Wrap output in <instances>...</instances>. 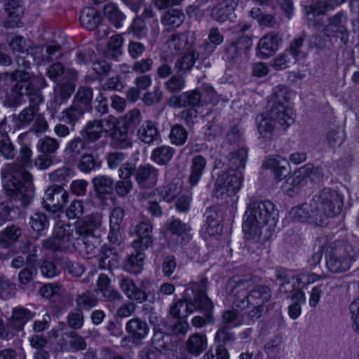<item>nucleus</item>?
I'll use <instances>...</instances> for the list:
<instances>
[{"instance_id":"obj_1","label":"nucleus","mask_w":359,"mask_h":359,"mask_svg":"<svg viewBox=\"0 0 359 359\" xmlns=\"http://www.w3.org/2000/svg\"><path fill=\"white\" fill-rule=\"evenodd\" d=\"M32 154L28 146H22L18 156L21 166L15 163H7L1 172L3 187L7 194L21 201L24 207L32 203L34 196L32 175L22 168L31 165Z\"/></svg>"},{"instance_id":"obj_2","label":"nucleus","mask_w":359,"mask_h":359,"mask_svg":"<svg viewBox=\"0 0 359 359\" xmlns=\"http://www.w3.org/2000/svg\"><path fill=\"white\" fill-rule=\"evenodd\" d=\"M278 220V211L269 201H251L245 213L243 230L246 238L257 241L259 240L262 229L268 226V229H273Z\"/></svg>"},{"instance_id":"obj_3","label":"nucleus","mask_w":359,"mask_h":359,"mask_svg":"<svg viewBox=\"0 0 359 359\" xmlns=\"http://www.w3.org/2000/svg\"><path fill=\"white\" fill-rule=\"evenodd\" d=\"M229 168L226 172L218 174L212 190L213 196L223 198L225 195H235L241 189L243 182L242 169L245 168L248 158V150L241 148L228 155Z\"/></svg>"},{"instance_id":"obj_4","label":"nucleus","mask_w":359,"mask_h":359,"mask_svg":"<svg viewBox=\"0 0 359 359\" xmlns=\"http://www.w3.org/2000/svg\"><path fill=\"white\" fill-rule=\"evenodd\" d=\"M22 76L17 80H13L15 83L11 88V94L6 100L7 106L16 109L26 102V97L29 99L30 104L39 105L43 102L44 98L41 90L47 86L45 78L36 76L31 80V74L21 70Z\"/></svg>"},{"instance_id":"obj_5","label":"nucleus","mask_w":359,"mask_h":359,"mask_svg":"<svg viewBox=\"0 0 359 359\" xmlns=\"http://www.w3.org/2000/svg\"><path fill=\"white\" fill-rule=\"evenodd\" d=\"M326 266L333 273H344L350 269L359 256V248L355 243L343 240L330 243L325 252Z\"/></svg>"},{"instance_id":"obj_6","label":"nucleus","mask_w":359,"mask_h":359,"mask_svg":"<svg viewBox=\"0 0 359 359\" xmlns=\"http://www.w3.org/2000/svg\"><path fill=\"white\" fill-rule=\"evenodd\" d=\"M208 280L202 278L199 282L191 283L185 290L184 299L174 302L169 309V314L174 318L186 319L195 311V300L202 299L208 290Z\"/></svg>"},{"instance_id":"obj_7","label":"nucleus","mask_w":359,"mask_h":359,"mask_svg":"<svg viewBox=\"0 0 359 359\" xmlns=\"http://www.w3.org/2000/svg\"><path fill=\"white\" fill-rule=\"evenodd\" d=\"M248 282L239 280L233 286L232 292L234 294L233 305L235 307L244 309L250 305H259L268 308L266 305L271 297V289L266 285H257L250 292L246 291Z\"/></svg>"},{"instance_id":"obj_8","label":"nucleus","mask_w":359,"mask_h":359,"mask_svg":"<svg viewBox=\"0 0 359 359\" xmlns=\"http://www.w3.org/2000/svg\"><path fill=\"white\" fill-rule=\"evenodd\" d=\"M313 200L324 224L327 218L339 215L344 205L342 196L337 191L329 188L320 191L313 197Z\"/></svg>"},{"instance_id":"obj_9","label":"nucleus","mask_w":359,"mask_h":359,"mask_svg":"<svg viewBox=\"0 0 359 359\" xmlns=\"http://www.w3.org/2000/svg\"><path fill=\"white\" fill-rule=\"evenodd\" d=\"M126 174L134 177L140 189H150L156 185L158 170L151 164H142L136 167L133 163L126 164Z\"/></svg>"},{"instance_id":"obj_10","label":"nucleus","mask_w":359,"mask_h":359,"mask_svg":"<svg viewBox=\"0 0 359 359\" xmlns=\"http://www.w3.org/2000/svg\"><path fill=\"white\" fill-rule=\"evenodd\" d=\"M68 194L61 186L48 187L43 197V206L53 213L60 212L67 201Z\"/></svg>"},{"instance_id":"obj_11","label":"nucleus","mask_w":359,"mask_h":359,"mask_svg":"<svg viewBox=\"0 0 359 359\" xmlns=\"http://www.w3.org/2000/svg\"><path fill=\"white\" fill-rule=\"evenodd\" d=\"M315 206L316 205H313V200L312 199L309 203H304L293 208L290 210V215L294 221L308 222L316 226H323L324 223Z\"/></svg>"},{"instance_id":"obj_12","label":"nucleus","mask_w":359,"mask_h":359,"mask_svg":"<svg viewBox=\"0 0 359 359\" xmlns=\"http://www.w3.org/2000/svg\"><path fill=\"white\" fill-rule=\"evenodd\" d=\"M252 40L247 36L239 37L235 41L226 42L223 58L231 64L238 63L243 52L250 48Z\"/></svg>"},{"instance_id":"obj_13","label":"nucleus","mask_w":359,"mask_h":359,"mask_svg":"<svg viewBox=\"0 0 359 359\" xmlns=\"http://www.w3.org/2000/svg\"><path fill=\"white\" fill-rule=\"evenodd\" d=\"M196 307L195 310L203 313V316H194L191 320V324L196 328H201L206 325L213 324L215 318L213 315L214 304L207 294H203L202 299L195 300Z\"/></svg>"},{"instance_id":"obj_14","label":"nucleus","mask_w":359,"mask_h":359,"mask_svg":"<svg viewBox=\"0 0 359 359\" xmlns=\"http://www.w3.org/2000/svg\"><path fill=\"white\" fill-rule=\"evenodd\" d=\"M328 24L324 27V33L327 36H337L341 41L346 42L348 37V32L346 24L347 22L346 15L344 12H339L329 18Z\"/></svg>"},{"instance_id":"obj_15","label":"nucleus","mask_w":359,"mask_h":359,"mask_svg":"<svg viewBox=\"0 0 359 359\" xmlns=\"http://www.w3.org/2000/svg\"><path fill=\"white\" fill-rule=\"evenodd\" d=\"M135 231L138 238L132 243L134 249L145 250L153 244V226L149 220L140 222L136 225Z\"/></svg>"},{"instance_id":"obj_16","label":"nucleus","mask_w":359,"mask_h":359,"mask_svg":"<svg viewBox=\"0 0 359 359\" xmlns=\"http://www.w3.org/2000/svg\"><path fill=\"white\" fill-rule=\"evenodd\" d=\"M282 43V36L279 33L271 32L264 36L259 41L257 55L262 59L273 55Z\"/></svg>"},{"instance_id":"obj_17","label":"nucleus","mask_w":359,"mask_h":359,"mask_svg":"<svg viewBox=\"0 0 359 359\" xmlns=\"http://www.w3.org/2000/svg\"><path fill=\"white\" fill-rule=\"evenodd\" d=\"M126 331L130 337L132 343L140 345L148 335L149 327L145 320L136 317L126 323Z\"/></svg>"},{"instance_id":"obj_18","label":"nucleus","mask_w":359,"mask_h":359,"mask_svg":"<svg viewBox=\"0 0 359 359\" xmlns=\"http://www.w3.org/2000/svg\"><path fill=\"white\" fill-rule=\"evenodd\" d=\"M269 116L277 122L284 129L294 123L295 114L287 105H272Z\"/></svg>"},{"instance_id":"obj_19","label":"nucleus","mask_w":359,"mask_h":359,"mask_svg":"<svg viewBox=\"0 0 359 359\" xmlns=\"http://www.w3.org/2000/svg\"><path fill=\"white\" fill-rule=\"evenodd\" d=\"M236 7L235 0H223L214 6L211 11V17L222 23L227 20L232 21L235 17L234 10Z\"/></svg>"},{"instance_id":"obj_20","label":"nucleus","mask_w":359,"mask_h":359,"mask_svg":"<svg viewBox=\"0 0 359 359\" xmlns=\"http://www.w3.org/2000/svg\"><path fill=\"white\" fill-rule=\"evenodd\" d=\"M119 285L122 291L130 300L142 303L147 299V292L137 287L131 278L121 277L119 280Z\"/></svg>"},{"instance_id":"obj_21","label":"nucleus","mask_w":359,"mask_h":359,"mask_svg":"<svg viewBox=\"0 0 359 359\" xmlns=\"http://www.w3.org/2000/svg\"><path fill=\"white\" fill-rule=\"evenodd\" d=\"M74 90L75 85L69 81L57 84L53 90V98L50 101L51 107L57 111L58 107L69 100Z\"/></svg>"},{"instance_id":"obj_22","label":"nucleus","mask_w":359,"mask_h":359,"mask_svg":"<svg viewBox=\"0 0 359 359\" xmlns=\"http://www.w3.org/2000/svg\"><path fill=\"white\" fill-rule=\"evenodd\" d=\"M161 326H162L161 323L157 325H154L151 344L158 351L172 350L174 347L172 337L163 327L161 328Z\"/></svg>"},{"instance_id":"obj_23","label":"nucleus","mask_w":359,"mask_h":359,"mask_svg":"<svg viewBox=\"0 0 359 359\" xmlns=\"http://www.w3.org/2000/svg\"><path fill=\"white\" fill-rule=\"evenodd\" d=\"M207 167V159L201 154L195 155L191 160L189 183L194 187L202 179Z\"/></svg>"},{"instance_id":"obj_24","label":"nucleus","mask_w":359,"mask_h":359,"mask_svg":"<svg viewBox=\"0 0 359 359\" xmlns=\"http://www.w3.org/2000/svg\"><path fill=\"white\" fill-rule=\"evenodd\" d=\"M38 106L31 104L19 114L11 116L15 128L22 129L29 126L35 119Z\"/></svg>"},{"instance_id":"obj_25","label":"nucleus","mask_w":359,"mask_h":359,"mask_svg":"<svg viewBox=\"0 0 359 359\" xmlns=\"http://www.w3.org/2000/svg\"><path fill=\"white\" fill-rule=\"evenodd\" d=\"M289 162L280 156L269 157L264 163V167L266 169L273 170L277 182L281 181L289 174Z\"/></svg>"},{"instance_id":"obj_26","label":"nucleus","mask_w":359,"mask_h":359,"mask_svg":"<svg viewBox=\"0 0 359 359\" xmlns=\"http://www.w3.org/2000/svg\"><path fill=\"white\" fill-rule=\"evenodd\" d=\"M101 225V220L98 215H91L75 225V233L77 237L87 238L93 235L95 229Z\"/></svg>"},{"instance_id":"obj_27","label":"nucleus","mask_w":359,"mask_h":359,"mask_svg":"<svg viewBox=\"0 0 359 359\" xmlns=\"http://www.w3.org/2000/svg\"><path fill=\"white\" fill-rule=\"evenodd\" d=\"M111 145L117 149H127L132 147L133 142L126 126H117L111 133Z\"/></svg>"},{"instance_id":"obj_28","label":"nucleus","mask_w":359,"mask_h":359,"mask_svg":"<svg viewBox=\"0 0 359 359\" xmlns=\"http://www.w3.org/2000/svg\"><path fill=\"white\" fill-rule=\"evenodd\" d=\"M22 229L18 224H9L0 231V247L7 249L20 241Z\"/></svg>"},{"instance_id":"obj_29","label":"nucleus","mask_w":359,"mask_h":359,"mask_svg":"<svg viewBox=\"0 0 359 359\" xmlns=\"http://www.w3.org/2000/svg\"><path fill=\"white\" fill-rule=\"evenodd\" d=\"M87 111L78 106L75 103L64 109L60 116L59 120L67 125L74 130L75 125L83 118Z\"/></svg>"},{"instance_id":"obj_30","label":"nucleus","mask_w":359,"mask_h":359,"mask_svg":"<svg viewBox=\"0 0 359 359\" xmlns=\"http://www.w3.org/2000/svg\"><path fill=\"white\" fill-rule=\"evenodd\" d=\"M168 229L172 234L177 236V241L181 245L188 243L191 239L189 233L191 227L180 219H174L169 223Z\"/></svg>"},{"instance_id":"obj_31","label":"nucleus","mask_w":359,"mask_h":359,"mask_svg":"<svg viewBox=\"0 0 359 359\" xmlns=\"http://www.w3.org/2000/svg\"><path fill=\"white\" fill-rule=\"evenodd\" d=\"M137 136L140 141L151 144L160 138L156 123L151 121H144L137 130Z\"/></svg>"},{"instance_id":"obj_32","label":"nucleus","mask_w":359,"mask_h":359,"mask_svg":"<svg viewBox=\"0 0 359 359\" xmlns=\"http://www.w3.org/2000/svg\"><path fill=\"white\" fill-rule=\"evenodd\" d=\"M94 191L99 198L110 195L114 190L113 179L105 175H100L92 180Z\"/></svg>"},{"instance_id":"obj_33","label":"nucleus","mask_w":359,"mask_h":359,"mask_svg":"<svg viewBox=\"0 0 359 359\" xmlns=\"http://www.w3.org/2000/svg\"><path fill=\"white\" fill-rule=\"evenodd\" d=\"M79 20L83 27L88 30H94L101 23L102 17L95 8L87 7L81 11Z\"/></svg>"},{"instance_id":"obj_34","label":"nucleus","mask_w":359,"mask_h":359,"mask_svg":"<svg viewBox=\"0 0 359 359\" xmlns=\"http://www.w3.org/2000/svg\"><path fill=\"white\" fill-rule=\"evenodd\" d=\"M207 346V337L201 333L191 334L186 341L187 352L196 356L201 355L206 349Z\"/></svg>"},{"instance_id":"obj_35","label":"nucleus","mask_w":359,"mask_h":359,"mask_svg":"<svg viewBox=\"0 0 359 359\" xmlns=\"http://www.w3.org/2000/svg\"><path fill=\"white\" fill-rule=\"evenodd\" d=\"M199 58V53L196 50H191L178 58L175 63L176 73L184 75L189 72L196 61Z\"/></svg>"},{"instance_id":"obj_36","label":"nucleus","mask_w":359,"mask_h":359,"mask_svg":"<svg viewBox=\"0 0 359 359\" xmlns=\"http://www.w3.org/2000/svg\"><path fill=\"white\" fill-rule=\"evenodd\" d=\"M53 232L54 236L63 242L70 243L72 246L73 242L78 238L75 233V226L62 221L57 222L55 224Z\"/></svg>"},{"instance_id":"obj_37","label":"nucleus","mask_w":359,"mask_h":359,"mask_svg":"<svg viewBox=\"0 0 359 359\" xmlns=\"http://www.w3.org/2000/svg\"><path fill=\"white\" fill-rule=\"evenodd\" d=\"M175 150L168 145H161L153 149L151 159L159 165H167L172 160Z\"/></svg>"},{"instance_id":"obj_38","label":"nucleus","mask_w":359,"mask_h":359,"mask_svg":"<svg viewBox=\"0 0 359 359\" xmlns=\"http://www.w3.org/2000/svg\"><path fill=\"white\" fill-rule=\"evenodd\" d=\"M93 97V88L90 86H80L73 99L72 102L87 111L91 109Z\"/></svg>"},{"instance_id":"obj_39","label":"nucleus","mask_w":359,"mask_h":359,"mask_svg":"<svg viewBox=\"0 0 359 359\" xmlns=\"http://www.w3.org/2000/svg\"><path fill=\"white\" fill-rule=\"evenodd\" d=\"M193 43L194 41L189 37V34L183 32L172 35L169 41V46L175 50V54H178L184 51H189L192 48Z\"/></svg>"},{"instance_id":"obj_40","label":"nucleus","mask_w":359,"mask_h":359,"mask_svg":"<svg viewBox=\"0 0 359 359\" xmlns=\"http://www.w3.org/2000/svg\"><path fill=\"white\" fill-rule=\"evenodd\" d=\"M185 15L182 10L172 8L165 11L161 18V22L168 29L179 27L184 22Z\"/></svg>"},{"instance_id":"obj_41","label":"nucleus","mask_w":359,"mask_h":359,"mask_svg":"<svg viewBox=\"0 0 359 359\" xmlns=\"http://www.w3.org/2000/svg\"><path fill=\"white\" fill-rule=\"evenodd\" d=\"M205 217V231L208 235L214 236L220 232L219 216L215 208H208L204 214Z\"/></svg>"},{"instance_id":"obj_42","label":"nucleus","mask_w":359,"mask_h":359,"mask_svg":"<svg viewBox=\"0 0 359 359\" xmlns=\"http://www.w3.org/2000/svg\"><path fill=\"white\" fill-rule=\"evenodd\" d=\"M126 170H128L126 167H122L120 174H118L120 180L115 184L114 183V189L117 195L121 197L128 196L133 188V184L130 180L131 175L130 174L126 175Z\"/></svg>"},{"instance_id":"obj_43","label":"nucleus","mask_w":359,"mask_h":359,"mask_svg":"<svg viewBox=\"0 0 359 359\" xmlns=\"http://www.w3.org/2000/svg\"><path fill=\"white\" fill-rule=\"evenodd\" d=\"M98 260V266L101 269L111 271L118 266V258L114 248L102 250Z\"/></svg>"},{"instance_id":"obj_44","label":"nucleus","mask_w":359,"mask_h":359,"mask_svg":"<svg viewBox=\"0 0 359 359\" xmlns=\"http://www.w3.org/2000/svg\"><path fill=\"white\" fill-rule=\"evenodd\" d=\"M103 12L104 16L116 28L122 27V22L126 16L119 9L118 6L114 3H109L104 6Z\"/></svg>"},{"instance_id":"obj_45","label":"nucleus","mask_w":359,"mask_h":359,"mask_svg":"<svg viewBox=\"0 0 359 359\" xmlns=\"http://www.w3.org/2000/svg\"><path fill=\"white\" fill-rule=\"evenodd\" d=\"M102 133L97 118L88 121L81 131L83 140L90 143L97 141L102 137Z\"/></svg>"},{"instance_id":"obj_46","label":"nucleus","mask_w":359,"mask_h":359,"mask_svg":"<svg viewBox=\"0 0 359 359\" xmlns=\"http://www.w3.org/2000/svg\"><path fill=\"white\" fill-rule=\"evenodd\" d=\"M257 129L261 137L265 140H270L275 130V121L270 116L259 115L257 117Z\"/></svg>"},{"instance_id":"obj_47","label":"nucleus","mask_w":359,"mask_h":359,"mask_svg":"<svg viewBox=\"0 0 359 359\" xmlns=\"http://www.w3.org/2000/svg\"><path fill=\"white\" fill-rule=\"evenodd\" d=\"M305 278V274L291 276V280H287L286 283H281L278 290L279 293H291L290 295H292L294 291L301 290L300 288L303 287L306 284Z\"/></svg>"},{"instance_id":"obj_48","label":"nucleus","mask_w":359,"mask_h":359,"mask_svg":"<svg viewBox=\"0 0 359 359\" xmlns=\"http://www.w3.org/2000/svg\"><path fill=\"white\" fill-rule=\"evenodd\" d=\"M127 158V154L121 151L109 152L105 157L108 168L110 170L118 168V174H120L122 167L126 166L128 163H131L126 161Z\"/></svg>"},{"instance_id":"obj_49","label":"nucleus","mask_w":359,"mask_h":359,"mask_svg":"<svg viewBox=\"0 0 359 359\" xmlns=\"http://www.w3.org/2000/svg\"><path fill=\"white\" fill-rule=\"evenodd\" d=\"M287 297L294 301V303L288 308V314L292 319L295 320L302 313L301 304L305 303V294L303 291L297 290L292 295H287Z\"/></svg>"},{"instance_id":"obj_50","label":"nucleus","mask_w":359,"mask_h":359,"mask_svg":"<svg viewBox=\"0 0 359 359\" xmlns=\"http://www.w3.org/2000/svg\"><path fill=\"white\" fill-rule=\"evenodd\" d=\"M139 251L128 256L125 263L124 269L129 273L137 274L143 269L144 255Z\"/></svg>"},{"instance_id":"obj_51","label":"nucleus","mask_w":359,"mask_h":359,"mask_svg":"<svg viewBox=\"0 0 359 359\" xmlns=\"http://www.w3.org/2000/svg\"><path fill=\"white\" fill-rule=\"evenodd\" d=\"M17 150L7 133H0V154L6 160L13 159Z\"/></svg>"},{"instance_id":"obj_52","label":"nucleus","mask_w":359,"mask_h":359,"mask_svg":"<svg viewBox=\"0 0 359 359\" xmlns=\"http://www.w3.org/2000/svg\"><path fill=\"white\" fill-rule=\"evenodd\" d=\"M102 165V161L93 154H84L81 156L78 163V168L80 171L88 173L92 170L100 169Z\"/></svg>"},{"instance_id":"obj_53","label":"nucleus","mask_w":359,"mask_h":359,"mask_svg":"<svg viewBox=\"0 0 359 359\" xmlns=\"http://www.w3.org/2000/svg\"><path fill=\"white\" fill-rule=\"evenodd\" d=\"M123 38L120 34H116L111 37L107 44V50L105 52V57L108 59L118 60L122 55L121 46Z\"/></svg>"},{"instance_id":"obj_54","label":"nucleus","mask_w":359,"mask_h":359,"mask_svg":"<svg viewBox=\"0 0 359 359\" xmlns=\"http://www.w3.org/2000/svg\"><path fill=\"white\" fill-rule=\"evenodd\" d=\"M19 249L23 256H25L27 265H35L37 259L36 245L27 239L20 242Z\"/></svg>"},{"instance_id":"obj_55","label":"nucleus","mask_w":359,"mask_h":359,"mask_svg":"<svg viewBox=\"0 0 359 359\" xmlns=\"http://www.w3.org/2000/svg\"><path fill=\"white\" fill-rule=\"evenodd\" d=\"M73 175V170L67 167L58 168L48 175L50 181L58 183L57 186L62 187L72 178Z\"/></svg>"},{"instance_id":"obj_56","label":"nucleus","mask_w":359,"mask_h":359,"mask_svg":"<svg viewBox=\"0 0 359 359\" xmlns=\"http://www.w3.org/2000/svg\"><path fill=\"white\" fill-rule=\"evenodd\" d=\"M231 326L221 325L215 336V341L219 345L232 344L236 339L234 333L231 332Z\"/></svg>"},{"instance_id":"obj_57","label":"nucleus","mask_w":359,"mask_h":359,"mask_svg":"<svg viewBox=\"0 0 359 359\" xmlns=\"http://www.w3.org/2000/svg\"><path fill=\"white\" fill-rule=\"evenodd\" d=\"M75 302L76 304V309H80L81 311L90 310L97 304V298L88 291L78 294L75 298Z\"/></svg>"},{"instance_id":"obj_58","label":"nucleus","mask_w":359,"mask_h":359,"mask_svg":"<svg viewBox=\"0 0 359 359\" xmlns=\"http://www.w3.org/2000/svg\"><path fill=\"white\" fill-rule=\"evenodd\" d=\"M36 147L41 153L51 156L58 149L59 142L55 138L45 136L38 141Z\"/></svg>"},{"instance_id":"obj_59","label":"nucleus","mask_w":359,"mask_h":359,"mask_svg":"<svg viewBox=\"0 0 359 359\" xmlns=\"http://www.w3.org/2000/svg\"><path fill=\"white\" fill-rule=\"evenodd\" d=\"M169 138L173 144L184 145L188 138V132L182 125L175 124L171 128Z\"/></svg>"},{"instance_id":"obj_60","label":"nucleus","mask_w":359,"mask_h":359,"mask_svg":"<svg viewBox=\"0 0 359 359\" xmlns=\"http://www.w3.org/2000/svg\"><path fill=\"white\" fill-rule=\"evenodd\" d=\"M161 325L167 332L172 334H185L189 329V323L185 319H177L173 324L169 325L168 323L161 320Z\"/></svg>"},{"instance_id":"obj_61","label":"nucleus","mask_w":359,"mask_h":359,"mask_svg":"<svg viewBox=\"0 0 359 359\" xmlns=\"http://www.w3.org/2000/svg\"><path fill=\"white\" fill-rule=\"evenodd\" d=\"M72 247L82 255H93L97 250L95 246L87 238L78 237L73 242Z\"/></svg>"},{"instance_id":"obj_62","label":"nucleus","mask_w":359,"mask_h":359,"mask_svg":"<svg viewBox=\"0 0 359 359\" xmlns=\"http://www.w3.org/2000/svg\"><path fill=\"white\" fill-rule=\"evenodd\" d=\"M339 4L338 0H316L311 6V11L314 14L323 15Z\"/></svg>"},{"instance_id":"obj_63","label":"nucleus","mask_w":359,"mask_h":359,"mask_svg":"<svg viewBox=\"0 0 359 359\" xmlns=\"http://www.w3.org/2000/svg\"><path fill=\"white\" fill-rule=\"evenodd\" d=\"M182 188V182L180 179H177L171 182L162 190L163 199L168 202L172 201L181 192Z\"/></svg>"},{"instance_id":"obj_64","label":"nucleus","mask_w":359,"mask_h":359,"mask_svg":"<svg viewBox=\"0 0 359 359\" xmlns=\"http://www.w3.org/2000/svg\"><path fill=\"white\" fill-rule=\"evenodd\" d=\"M68 326L76 331L80 330L84 324V315L80 309H74L67 316Z\"/></svg>"}]
</instances>
